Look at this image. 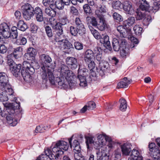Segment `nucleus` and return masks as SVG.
Segmentation results:
<instances>
[{"label": "nucleus", "mask_w": 160, "mask_h": 160, "mask_svg": "<svg viewBox=\"0 0 160 160\" xmlns=\"http://www.w3.org/2000/svg\"><path fill=\"white\" fill-rule=\"evenodd\" d=\"M22 65L21 64H12L10 66V70L14 76L17 77L22 76L24 80L30 82L32 80L31 75L34 72L33 68L28 61H24L22 63V69L21 70Z\"/></svg>", "instance_id": "nucleus-1"}, {"label": "nucleus", "mask_w": 160, "mask_h": 160, "mask_svg": "<svg viewBox=\"0 0 160 160\" xmlns=\"http://www.w3.org/2000/svg\"><path fill=\"white\" fill-rule=\"evenodd\" d=\"M9 98L11 100H14V102L12 103H3V104L6 108L7 112L8 113L6 117L7 122L11 126H14L17 124V121L13 118L12 115L15 113L16 110L19 108L20 102L17 103L15 101L16 99L15 97L14 98L13 100L10 97Z\"/></svg>", "instance_id": "nucleus-2"}, {"label": "nucleus", "mask_w": 160, "mask_h": 160, "mask_svg": "<svg viewBox=\"0 0 160 160\" xmlns=\"http://www.w3.org/2000/svg\"><path fill=\"white\" fill-rule=\"evenodd\" d=\"M56 66V62L54 61L50 66H42L41 67L40 75L42 79L46 81L48 78L50 83L52 85H57L56 78L54 73Z\"/></svg>", "instance_id": "nucleus-3"}, {"label": "nucleus", "mask_w": 160, "mask_h": 160, "mask_svg": "<svg viewBox=\"0 0 160 160\" xmlns=\"http://www.w3.org/2000/svg\"><path fill=\"white\" fill-rule=\"evenodd\" d=\"M108 143V146L110 147V138L105 134L99 135L98 137L97 140L94 143L93 147L96 150L101 152L102 146Z\"/></svg>", "instance_id": "nucleus-4"}, {"label": "nucleus", "mask_w": 160, "mask_h": 160, "mask_svg": "<svg viewBox=\"0 0 160 160\" xmlns=\"http://www.w3.org/2000/svg\"><path fill=\"white\" fill-rule=\"evenodd\" d=\"M72 137L73 136L68 138V142L70 148H72L73 147L74 148L73 151L75 153L74 155L75 160H85L84 157L80 153L81 151V148L78 141L77 140H74L73 143H72L71 142Z\"/></svg>", "instance_id": "nucleus-5"}, {"label": "nucleus", "mask_w": 160, "mask_h": 160, "mask_svg": "<svg viewBox=\"0 0 160 160\" xmlns=\"http://www.w3.org/2000/svg\"><path fill=\"white\" fill-rule=\"evenodd\" d=\"M24 18L27 20H29L34 14L35 9L29 4L26 3L21 7Z\"/></svg>", "instance_id": "nucleus-6"}, {"label": "nucleus", "mask_w": 160, "mask_h": 160, "mask_svg": "<svg viewBox=\"0 0 160 160\" xmlns=\"http://www.w3.org/2000/svg\"><path fill=\"white\" fill-rule=\"evenodd\" d=\"M73 76L72 75V78L70 80L69 79H65L63 78H57L56 81L57 84L60 86H62L64 89L68 88L69 86L70 88H72L76 85V84L75 82L73 80Z\"/></svg>", "instance_id": "nucleus-7"}, {"label": "nucleus", "mask_w": 160, "mask_h": 160, "mask_svg": "<svg viewBox=\"0 0 160 160\" xmlns=\"http://www.w3.org/2000/svg\"><path fill=\"white\" fill-rule=\"evenodd\" d=\"M66 39L63 32L58 35H56L54 40L57 43L58 45L63 46L66 48L70 49L73 48L72 45Z\"/></svg>", "instance_id": "nucleus-8"}, {"label": "nucleus", "mask_w": 160, "mask_h": 160, "mask_svg": "<svg viewBox=\"0 0 160 160\" xmlns=\"http://www.w3.org/2000/svg\"><path fill=\"white\" fill-rule=\"evenodd\" d=\"M58 72H60V78H63L65 79H69L70 80L72 78L73 73L70 72L68 66L64 64H62L58 69Z\"/></svg>", "instance_id": "nucleus-9"}, {"label": "nucleus", "mask_w": 160, "mask_h": 160, "mask_svg": "<svg viewBox=\"0 0 160 160\" xmlns=\"http://www.w3.org/2000/svg\"><path fill=\"white\" fill-rule=\"evenodd\" d=\"M119 42L120 43V55L122 57L125 58L129 54V45L124 38L119 40Z\"/></svg>", "instance_id": "nucleus-10"}, {"label": "nucleus", "mask_w": 160, "mask_h": 160, "mask_svg": "<svg viewBox=\"0 0 160 160\" xmlns=\"http://www.w3.org/2000/svg\"><path fill=\"white\" fill-rule=\"evenodd\" d=\"M109 64L108 62L106 61H102L99 62V66L97 68V75H98L101 77H102L106 72H109Z\"/></svg>", "instance_id": "nucleus-11"}, {"label": "nucleus", "mask_w": 160, "mask_h": 160, "mask_svg": "<svg viewBox=\"0 0 160 160\" xmlns=\"http://www.w3.org/2000/svg\"><path fill=\"white\" fill-rule=\"evenodd\" d=\"M49 19V22L53 29L56 32V35H58L63 32V28L60 26L59 22H57L54 17H51Z\"/></svg>", "instance_id": "nucleus-12"}, {"label": "nucleus", "mask_w": 160, "mask_h": 160, "mask_svg": "<svg viewBox=\"0 0 160 160\" xmlns=\"http://www.w3.org/2000/svg\"><path fill=\"white\" fill-rule=\"evenodd\" d=\"M22 51L23 48L20 46L14 48H13L12 52L9 55H8L7 57L8 58H9L10 57V56H13L15 59L20 58L22 55Z\"/></svg>", "instance_id": "nucleus-13"}, {"label": "nucleus", "mask_w": 160, "mask_h": 160, "mask_svg": "<svg viewBox=\"0 0 160 160\" xmlns=\"http://www.w3.org/2000/svg\"><path fill=\"white\" fill-rule=\"evenodd\" d=\"M123 9L128 14H133L134 10L132 3L129 1H125L122 5Z\"/></svg>", "instance_id": "nucleus-14"}, {"label": "nucleus", "mask_w": 160, "mask_h": 160, "mask_svg": "<svg viewBox=\"0 0 160 160\" xmlns=\"http://www.w3.org/2000/svg\"><path fill=\"white\" fill-rule=\"evenodd\" d=\"M40 61L42 66H49L48 64L52 62L51 57L48 55L43 54L40 56Z\"/></svg>", "instance_id": "nucleus-15"}, {"label": "nucleus", "mask_w": 160, "mask_h": 160, "mask_svg": "<svg viewBox=\"0 0 160 160\" xmlns=\"http://www.w3.org/2000/svg\"><path fill=\"white\" fill-rule=\"evenodd\" d=\"M54 147H56L60 150L67 151L69 148V145L67 142L64 141H58L54 145Z\"/></svg>", "instance_id": "nucleus-16"}, {"label": "nucleus", "mask_w": 160, "mask_h": 160, "mask_svg": "<svg viewBox=\"0 0 160 160\" xmlns=\"http://www.w3.org/2000/svg\"><path fill=\"white\" fill-rule=\"evenodd\" d=\"M131 146L132 145L130 144L127 143H124L121 145L120 147L122 154L126 156L129 155L132 150Z\"/></svg>", "instance_id": "nucleus-17"}, {"label": "nucleus", "mask_w": 160, "mask_h": 160, "mask_svg": "<svg viewBox=\"0 0 160 160\" xmlns=\"http://www.w3.org/2000/svg\"><path fill=\"white\" fill-rule=\"evenodd\" d=\"M131 79H128L127 78L124 77L117 84L118 88H127L131 82Z\"/></svg>", "instance_id": "nucleus-18"}, {"label": "nucleus", "mask_w": 160, "mask_h": 160, "mask_svg": "<svg viewBox=\"0 0 160 160\" xmlns=\"http://www.w3.org/2000/svg\"><path fill=\"white\" fill-rule=\"evenodd\" d=\"M66 62L68 65L71 66L72 69L76 68L78 66L77 59L73 57H69L67 58Z\"/></svg>", "instance_id": "nucleus-19"}, {"label": "nucleus", "mask_w": 160, "mask_h": 160, "mask_svg": "<svg viewBox=\"0 0 160 160\" xmlns=\"http://www.w3.org/2000/svg\"><path fill=\"white\" fill-rule=\"evenodd\" d=\"M94 53L90 49L87 50L85 52L84 60L86 62H88L94 58Z\"/></svg>", "instance_id": "nucleus-20"}, {"label": "nucleus", "mask_w": 160, "mask_h": 160, "mask_svg": "<svg viewBox=\"0 0 160 160\" xmlns=\"http://www.w3.org/2000/svg\"><path fill=\"white\" fill-rule=\"evenodd\" d=\"M100 14H98V16L99 18L100 21L98 23L97 28L100 31L104 30L106 27V24L104 18L100 16Z\"/></svg>", "instance_id": "nucleus-21"}, {"label": "nucleus", "mask_w": 160, "mask_h": 160, "mask_svg": "<svg viewBox=\"0 0 160 160\" xmlns=\"http://www.w3.org/2000/svg\"><path fill=\"white\" fill-rule=\"evenodd\" d=\"M8 76L3 72H0V83L2 86L8 85Z\"/></svg>", "instance_id": "nucleus-22"}, {"label": "nucleus", "mask_w": 160, "mask_h": 160, "mask_svg": "<svg viewBox=\"0 0 160 160\" xmlns=\"http://www.w3.org/2000/svg\"><path fill=\"white\" fill-rule=\"evenodd\" d=\"M34 14L35 15L37 21L41 22L43 21V17L42 10L38 7L35 8Z\"/></svg>", "instance_id": "nucleus-23"}, {"label": "nucleus", "mask_w": 160, "mask_h": 160, "mask_svg": "<svg viewBox=\"0 0 160 160\" xmlns=\"http://www.w3.org/2000/svg\"><path fill=\"white\" fill-rule=\"evenodd\" d=\"M140 3L141 4L139 6L140 10L142 11H148L150 12L149 11H151V9L150 8V7L149 3L146 1H141Z\"/></svg>", "instance_id": "nucleus-24"}, {"label": "nucleus", "mask_w": 160, "mask_h": 160, "mask_svg": "<svg viewBox=\"0 0 160 160\" xmlns=\"http://www.w3.org/2000/svg\"><path fill=\"white\" fill-rule=\"evenodd\" d=\"M131 158L135 160H142V157L138 151L135 149H133L130 155Z\"/></svg>", "instance_id": "nucleus-25"}, {"label": "nucleus", "mask_w": 160, "mask_h": 160, "mask_svg": "<svg viewBox=\"0 0 160 160\" xmlns=\"http://www.w3.org/2000/svg\"><path fill=\"white\" fill-rule=\"evenodd\" d=\"M101 41L103 42L104 47L110 51V41L109 37L107 35H105L103 38L101 37Z\"/></svg>", "instance_id": "nucleus-26"}, {"label": "nucleus", "mask_w": 160, "mask_h": 160, "mask_svg": "<svg viewBox=\"0 0 160 160\" xmlns=\"http://www.w3.org/2000/svg\"><path fill=\"white\" fill-rule=\"evenodd\" d=\"M75 24L76 27L79 29V31L85 32V29L83 24L78 18H76L75 20Z\"/></svg>", "instance_id": "nucleus-27"}, {"label": "nucleus", "mask_w": 160, "mask_h": 160, "mask_svg": "<svg viewBox=\"0 0 160 160\" xmlns=\"http://www.w3.org/2000/svg\"><path fill=\"white\" fill-rule=\"evenodd\" d=\"M3 88H4V92L6 93V94L8 96H9L11 97H13L12 95L13 93V91L11 88L10 84L8 83V85H7L6 86H3Z\"/></svg>", "instance_id": "nucleus-28"}, {"label": "nucleus", "mask_w": 160, "mask_h": 160, "mask_svg": "<svg viewBox=\"0 0 160 160\" xmlns=\"http://www.w3.org/2000/svg\"><path fill=\"white\" fill-rule=\"evenodd\" d=\"M70 31L71 34L74 36H76L78 33L81 35H82L85 33V32L79 31L80 30H79L78 28L76 27L75 28L72 26L70 27Z\"/></svg>", "instance_id": "nucleus-29"}, {"label": "nucleus", "mask_w": 160, "mask_h": 160, "mask_svg": "<svg viewBox=\"0 0 160 160\" xmlns=\"http://www.w3.org/2000/svg\"><path fill=\"white\" fill-rule=\"evenodd\" d=\"M120 105L119 106L120 110L124 112L127 108V102L123 98H121L119 100Z\"/></svg>", "instance_id": "nucleus-30"}, {"label": "nucleus", "mask_w": 160, "mask_h": 160, "mask_svg": "<svg viewBox=\"0 0 160 160\" xmlns=\"http://www.w3.org/2000/svg\"><path fill=\"white\" fill-rule=\"evenodd\" d=\"M88 27L92 33L95 38L97 39H101V36L97 30L94 29L90 25H88Z\"/></svg>", "instance_id": "nucleus-31"}, {"label": "nucleus", "mask_w": 160, "mask_h": 160, "mask_svg": "<svg viewBox=\"0 0 160 160\" xmlns=\"http://www.w3.org/2000/svg\"><path fill=\"white\" fill-rule=\"evenodd\" d=\"M52 152L56 153L55 154V159L57 160L60 157V156L64 153V152L62 150H60L56 147H53L52 148Z\"/></svg>", "instance_id": "nucleus-32"}, {"label": "nucleus", "mask_w": 160, "mask_h": 160, "mask_svg": "<svg viewBox=\"0 0 160 160\" xmlns=\"http://www.w3.org/2000/svg\"><path fill=\"white\" fill-rule=\"evenodd\" d=\"M160 7V1L154 2L153 4L151 9L149 11L150 13H155L158 11Z\"/></svg>", "instance_id": "nucleus-33"}, {"label": "nucleus", "mask_w": 160, "mask_h": 160, "mask_svg": "<svg viewBox=\"0 0 160 160\" xmlns=\"http://www.w3.org/2000/svg\"><path fill=\"white\" fill-rule=\"evenodd\" d=\"M18 28L22 31H25L28 28V26L23 21L20 20L18 23Z\"/></svg>", "instance_id": "nucleus-34"}, {"label": "nucleus", "mask_w": 160, "mask_h": 160, "mask_svg": "<svg viewBox=\"0 0 160 160\" xmlns=\"http://www.w3.org/2000/svg\"><path fill=\"white\" fill-rule=\"evenodd\" d=\"M112 45L113 49L114 51L116 52L120 50V47L118 40L114 38L112 41Z\"/></svg>", "instance_id": "nucleus-35"}, {"label": "nucleus", "mask_w": 160, "mask_h": 160, "mask_svg": "<svg viewBox=\"0 0 160 160\" xmlns=\"http://www.w3.org/2000/svg\"><path fill=\"white\" fill-rule=\"evenodd\" d=\"M94 142L93 138L90 137H87L86 138V143L87 148L89 149L93 147Z\"/></svg>", "instance_id": "nucleus-36"}, {"label": "nucleus", "mask_w": 160, "mask_h": 160, "mask_svg": "<svg viewBox=\"0 0 160 160\" xmlns=\"http://www.w3.org/2000/svg\"><path fill=\"white\" fill-rule=\"evenodd\" d=\"M125 31H123L121 34V35L123 38L128 37L131 36V29L129 27H127V25H125Z\"/></svg>", "instance_id": "nucleus-37"}, {"label": "nucleus", "mask_w": 160, "mask_h": 160, "mask_svg": "<svg viewBox=\"0 0 160 160\" xmlns=\"http://www.w3.org/2000/svg\"><path fill=\"white\" fill-rule=\"evenodd\" d=\"M45 12L48 16L55 17L56 15V12L52 8L49 7L46 8L45 9Z\"/></svg>", "instance_id": "nucleus-38"}, {"label": "nucleus", "mask_w": 160, "mask_h": 160, "mask_svg": "<svg viewBox=\"0 0 160 160\" xmlns=\"http://www.w3.org/2000/svg\"><path fill=\"white\" fill-rule=\"evenodd\" d=\"M150 155L154 159H158L160 158V151L158 149H155L154 150L150 152Z\"/></svg>", "instance_id": "nucleus-39"}, {"label": "nucleus", "mask_w": 160, "mask_h": 160, "mask_svg": "<svg viewBox=\"0 0 160 160\" xmlns=\"http://www.w3.org/2000/svg\"><path fill=\"white\" fill-rule=\"evenodd\" d=\"M135 19L134 17H131L128 19L125 20L124 22V24L128 25V26H132L135 22Z\"/></svg>", "instance_id": "nucleus-40"}, {"label": "nucleus", "mask_w": 160, "mask_h": 160, "mask_svg": "<svg viewBox=\"0 0 160 160\" xmlns=\"http://www.w3.org/2000/svg\"><path fill=\"white\" fill-rule=\"evenodd\" d=\"M136 13V18L137 20H142L145 17L144 13L142 12L140 10H138Z\"/></svg>", "instance_id": "nucleus-41"}, {"label": "nucleus", "mask_w": 160, "mask_h": 160, "mask_svg": "<svg viewBox=\"0 0 160 160\" xmlns=\"http://www.w3.org/2000/svg\"><path fill=\"white\" fill-rule=\"evenodd\" d=\"M52 150L51 151L49 148H47V150L45 151V155L48 157L49 158L48 160L53 159L54 158H55V155L52 153Z\"/></svg>", "instance_id": "nucleus-42"}, {"label": "nucleus", "mask_w": 160, "mask_h": 160, "mask_svg": "<svg viewBox=\"0 0 160 160\" xmlns=\"http://www.w3.org/2000/svg\"><path fill=\"white\" fill-rule=\"evenodd\" d=\"M27 42L26 39L22 36H19L16 41L17 43L20 45H24L27 43Z\"/></svg>", "instance_id": "nucleus-43"}, {"label": "nucleus", "mask_w": 160, "mask_h": 160, "mask_svg": "<svg viewBox=\"0 0 160 160\" xmlns=\"http://www.w3.org/2000/svg\"><path fill=\"white\" fill-rule=\"evenodd\" d=\"M142 28L138 25H136L133 28V30L135 33L137 35L140 36L142 32Z\"/></svg>", "instance_id": "nucleus-44"}, {"label": "nucleus", "mask_w": 160, "mask_h": 160, "mask_svg": "<svg viewBox=\"0 0 160 160\" xmlns=\"http://www.w3.org/2000/svg\"><path fill=\"white\" fill-rule=\"evenodd\" d=\"M145 18L143 21V24L145 26L148 25L149 23L151 22L152 17L150 15L145 16Z\"/></svg>", "instance_id": "nucleus-45"}, {"label": "nucleus", "mask_w": 160, "mask_h": 160, "mask_svg": "<svg viewBox=\"0 0 160 160\" xmlns=\"http://www.w3.org/2000/svg\"><path fill=\"white\" fill-rule=\"evenodd\" d=\"M56 7L59 9H62L63 8L64 5L63 1H56L55 3Z\"/></svg>", "instance_id": "nucleus-46"}, {"label": "nucleus", "mask_w": 160, "mask_h": 160, "mask_svg": "<svg viewBox=\"0 0 160 160\" xmlns=\"http://www.w3.org/2000/svg\"><path fill=\"white\" fill-rule=\"evenodd\" d=\"M8 99V96L4 92L0 93V101H1L5 102L7 101Z\"/></svg>", "instance_id": "nucleus-47"}, {"label": "nucleus", "mask_w": 160, "mask_h": 160, "mask_svg": "<svg viewBox=\"0 0 160 160\" xmlns=\"http://www.w3.org/2000/svg\"><path fill=\"white\" fill-rule=\"evenodd\" d=\"M88 70L87 69L85 68H83L81 69L79 68L78 70V75H81L82 76H87L88 75Z\"/></svg>", "instance_id": "nucleus-48"}, {"label": "nucleus", "mask_w": 160, "mask_h": 160, "mask_svg": "<svg viewBox=\"0 0 160 160\" xmlns=\"http://www.w3.org/2000/svg\"><path fill=\"white\" fill-rule=\"evenodd\" d=\"M68 21L66 17H64L59 19V24H60V26L62 28V25H65L68 23Z\"/></svg>", "instance_id": "nucleus-49"}, {"label": "nucleus", "mask_w": 160, "mask_h": 160, "mask_svg": "<svg viewBox=\"0 0 160 160\" xmlns=\"http://www.w3.org/2000/svg\"><path fill=\"white\" fill-rule=\"evenodd\" d=\"M88 108V110H92L96 108L95 103L92 101L89 102L86 105Z\"/></svg>", "instance_id": "nucleus-50"}, {"label": "nucleus", "mask_w": 160, "mask_h": 160, "mask_svg": "<svg viewBox=\"0 0 160 160\" xmlns=\"http://www.w3.org/2000/svg\"><path fill=\"white\" fill-rule=\"evenodd\" d=\"M114 19L117 22L122 21L123 19L121 16L117 12H114L112 15Z\"/></svg>", "instance_id": "nucleus-51"}, {"label": "nucleus", "mask_w": 160, "mask_h": 160, "mask_svg": "<svg viewBox=\"0 0 160 160\" xmlns=\"http://www.w3.org/2000/svg\"><path fill=\"white\" fill-rule=\"evenodd\" d=\"M10 28L8 30H5L3 31L1 33L4 38H8L10 37Z\"/></svg>", "instance_id": "nucleus-52"}, {"label": "nucleus", "mask_w": 160, "mask_h": 160, "mask_svg": "<svg viewBox=\"0 0 160 160\" xmlns=\"http://www.w3.org/2000/svg\"><path fill=\"white\" fill-rule=\"evenodd\" d=\"M45 30L47 36L49 37H52V33L51 27L47 26L45 27Z\"/></svg>", "instance_id": "nucleus-53"}, {"label": "nucleus", "mask_w": 160, "mask_h": 160, "mask_svg": "<svg viewBox=\"0 0 160 160\" xmlns=\"http://www.w3.org/2000/svg\"><path fill=\"white\" fill-rule=\"evenodd\" d=\"M75 48L78 50H80L83 48V44L79 42H76L74 43Z\"/></svg>", "instance_id": "nucleus-54"}, {"label": "nucleus", "mask_w": 160, "mask_h": 160, "mask_svg": "<svg viewBox=\"0 0 160 160\" xmlns=\"http://www.w3.org/2000/svg\"><path fill=\"white\" fill-rule=\"evenodd\" d=\"M122 7V6L119 1H116L112 5L113 8L115 9H119L121 8Z\"/></svg>", "instance_id": "nucleus-55"}, {"label": "nucleus", "mask_w": 160, "mask_h": 160, "mask_svg": "<svg viewBox=\"0 0 160 160\" xmlns=\"http://www.w3.org/2000/svg\"><path fill=\"white\" fill-rule=\"evenodd\" d=\"M97 155V160H103V151L101 150V152L99 150L96 152Z\"/></svg>", "instance_id": "nucleus-56"}, {"label": "nucleus", "mask_w": 160, "mask_h": 160, "mask_svg": "<svg viewBox=\"0 0 160 160\" xmlns=\"http://www.w3.org/2000/svg\"><path fill=\"white\" fill-rule=\"evenodd\" d=\"M88 64V68L90 71H93V70L94 69L95 67V63L92 60L88 62H86Z\"/></svg>", "instance_id": "nucleus-57"}, {"label": "nucleus", "mask_w": 160, "mask_h": 160, "mask_svg": "<svg viewBox=\"0 0 160 160\" xmlns=\"http://www.w3.org/2000/svg\"><path fill=\"white\" fill-rule=\"evenodd\" d=\"M84 12L87 15L89 14L91 12V9L88 4L84 5L83 6Z\"/></svg>", "instance_id": "nucleus-58"}, {"label": "nucleus", "mask_w": 160, "mask_h": 160, "mask_svg": "<svg viewBox=\"0 0 160 160\" xmlns=\"http://www.w3.org/2000/svg\"><path fill=\"white\" fill-rule=\"evenodd\" d=\"M121 155V152L119 151L115 150L113 154V156L115 158L114 160H118L120 159Z\"/></svg>", "instance_id": "nucleus-59"}, {"label": "nucleus", "mask_w": 160, "mask_h": 160, "mask_svg": "<svg viewBox=\"0 0 160 160\" xmlns=\"http://www.w3.org/2000/svg\"><path fill=\"white\" fill-rule=\"evenodd\" d=\"M27 52L31 56L34 57L36 54V50L33 48L30 47L28 48Z\"/></svg>", "instance_id": "nucleus-60"}, {"label": "nucleus", "mask_w": 160, "mask_h": 160, "mask_svg": "<svg viewBox=\"0 0 160 160\" xmlns=\"http://www.w3.org/2000/svg\"><path fill=\"white\" fill-rule=\"evenodd\" d=\"M9 28L8 25L6 23H3L0 25V29L2 32Z\"/></svg>", "instance_id": "nucleus-61"}, {"label": "nucleus", "mask_w": 160, "mask_h": 160, "mask_svg": "<svg viewBox=\"0 0 160 160\" xmlns=\"http://www.w3.org/2000/svg\"><path fill=\"white\" fill-rule=\"evenodd\" d=\"M30 26L32 32L33 33L36 32L38 29V27L33 23H32Z\"/></svg>", "instance_id": "nucleus-62"}, {"label": "nucleus", "mask_w": 160, "mask_h": 160, "mask_svg": "<svg viewBox=\"0 0 160 160\" xmlns=\"http://www.w3.org/2000/svg\"><path fill=\"white\" fill-rule=\"evenodd\" d=\"M125 25H126L124 24L123 25H119L117 27V30L120 32V34L122 33L123 31H125V28H126Z\"/></svg>", "instance_id": "nucleus-63"}, {"label": "nucleus", "mask_w": 160, "mask_h": 160, "mask_svg": "<svg viewBox=\"0 0 160 160\" xmlns=\"http://www.w3.org/2000/svg\"><path fill=\"white\" fill-rule=\"evenodd\" d=\"M36 132L42 133L44 132L43 126L42 125L37 126L35 130Z\"/></svg>", "instance_id": "nucleus-64"}]
</instances>
